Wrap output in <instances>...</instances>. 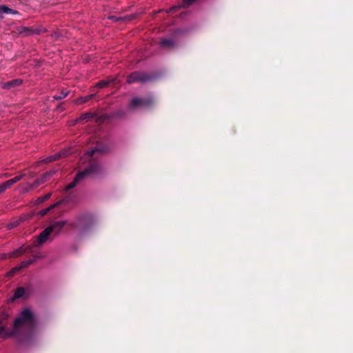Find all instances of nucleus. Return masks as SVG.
I'll list each match as a JSON object with an SVG mask.
<instances>
[{"instance_id": "aec40b11", "label": "nucleus", "mask_w": 353, "mask_h": 353, "mask_svg": "<svg viewBox=\"0 0 353 353\" xmlns=\"http://www.w3.org/2000/svg\"><path fill=\"white\" fill-rule=\"evenodd\" d=\"M161 44L163 46L172 47L174 46V42L172 40L163 39L161 41Z\"/></svg>"}, {"instance_id": "39448f33", "label": "nucleus", "mask_w": 353, "mask_h": 353, "mask_svg": "<svg viewBox=\"0 0 353 353\" xmlns=\"http://www.w3.org/2000/svg\"><path fill=\"white\" fill-rule=\"evenodd\" d=\"M65 225V221H59L53 223L48 228H50V231L51 232V233H53L54 235H57Z\"/></svg>"}, {"instance_id": "dca6fc26", "label": "nucleus", "mask_w": 353, "mask_h": 353, "mask_svg": "<svg viewBox=\"0 0 353 353\" xmlns=\"http://www.w3.org/2000/svg\"><path fill=\"white\" fill-rule=\"evenodd\" d=\"M68 94H69L68 91L62 90L61 92L60 93V94L54 96V99L55 100H61V99L66 97L68 95Z\"/></svg>"}, {"instance_id": "ddd939ff", "label": "nucleus", "mask_w": 353, "mask_h": 353, "mask_svg": "<svg viewBox=\"0 0 353 353\" xmlns=\"http://www.w3.org/2000/svg\"><path fill=\"white\" fill-rule=\"evenodd\" d=\"M94 97V94H89L85 97L78 98L75 103L77 105L83 104L90 100Z\"/></svg>"}, {"instance_id": "f3484780", "label": "nucleus", "mask_w": 353, "mask_h": 353, "mask_svg": "<svg viewBox=\"0 0 353 353\" xmlns=\"http://www.w3.org/2000/svg\"><path fill=\"white\" fill-rule=\"evenodd\" d=\"M23 252H24L23 249L21 248L18 249L17 250L12 252L10 254V256L12 257V258H16V257L21 256Z\"/></svg>"}, {"instance_id": "7ed1b4c3", "label": "nucleus", "mask_w": 353, "mask_h": 353, "mask_svg": "<svg viewBox=\"0 0 353 353\" xmlns=\"http://www.w3.org/2000/svg\"><path fill=\"white\" fill-rule=\"evenodd\" d=\"M151 77L145 73L141 72H134L127 77L126 81L129 84L136 82H146L150 80Z\"/></svg>"}, {"instance_id": "a878e982", "label": "nucleus", "mask_w": 353, "mask_h": 353, "mask_svg": "<svg viewBox=\"0 0 353 353\" xmlns=\"http://www.w3.org/2000/svg\"><path fill=\"white\" fill-rule=\"evenodd\" d=\"M52 174H53V172H47V173L44 174L43 177L46 178L47 176H50Z\"/></svg>"}, {"instance_id": "4468645a", "label": "nucleus", "mask_w": 353, "mask_h": 353, "mask_svg": "<svg viewBox=\"0 0 353 353\" xmlns=\"http://www.w3.org/2000/svg\"><path fill=\"white\" fill-rule=\"evenodd\" d=\"M112 81H113V79H107V80H101L99 81L96 84V87H98L99 88H103L106 86H108Z\"/></svg>"}, {"instance_id": "6ab92c4d", "label": "nucleus", "mask_w": 353, "mask_h": 353, "mask_svg": "<svg viewBox=\"0 0 353 353\" xmlns=\"http://www.w3.org/2000/svg\"><path fill=\"white\" fill-rule=\"evenodd\" d=\"M58 205V203H55V204H53V205H51L50 207L46 208V209H43L42 210H41L39 212V214L41 216H44L46 215L50 210L53 209L55 206H57Z\"/></svg>"}, {"instance_id": "5701e85b", "label": "nucleus", "mask_w": 353, "mask_h": 353, "mask_svg": "<svg viewBox=\"0 0 353 353\" xmlns=\"http://www.w3.org/2000/svg\"><path fill=\"white\" fill-rule=\"evenodd\" d=\"M24 176H25L24 174L17 175V176H15L14 178H12L11 179H12V181H13V183L14 184V183L19 182V181H21L24 177Z\"/></svg>"}, {"instance_id": "412c9836", "label": "nucleus", "mask_w": 353, "mask_h": 353, "mask_svg": "<svg viewBox=\"0 0 353 353\" xmlns=\"http://www.w3.org/2000/svg\"><path fill=\"white\" fill-rule=\"evenodd\" d=\"M52 194L51 193H48L47 194L43 196H40L37 199V201L38 203H42V202H44L45 201H47L48 199H49L51 196Z\"/></svg>"}, {"instance_id": "423d86ee", "label": "nucleus", "mask_w": 353, "mask_h": 353, "mask_svg": "<svg viewBox=\"0 0 353 353\" xmlns=\"http://www.w3.org/2000/svg\"><path fill=\"white\" fill-rule=\"evenodd\" d=\"M17 31L19 34H23L24 36H29L33 34H39L41 32V30L39 29H33L32 28L26 27V26H20L17 28Z\"/></svg>"}, {"instance_id": "f257e3e1", "label": "nucleus", "mask_w": 353, "mask_h": 353, "mask_svg": "<svg viewBox=\"0 0 353 353\" xmlns=\"http://www.w3.org/2000/svg\"><path fill=\"white\" fill-rule=\"evenodd\" d=\"M8 314L5 310L0 315V337H15L19 341L28 343L34 336L37 321L32 310H22L12 322L11 327L6 326Z\"/></svg>"}, {"instance_id": "b1692460", "label": "nucleus", "mask_w": 353, "mask_h": 353, "mask_svg": "<svg viewBox=\"0 0 353 353\" xmlns=\"http://www.w3.org/2000/svg\"><path fill=\"white\" fill-rule=\"evenodd\" d=\"M108 19H111V20H113L114 21H118L119 20H126V19H128V20H130L131 19V17H125L123 18H117L114 16H111V17H109Z\"/></svg>"}, {"instance_id": "9b49d317", "label": "nucleus", "mask_w": 353, "mask_h": 353, "mask_svg": "<svg viewBox=\"0 0 353 353\" xmlns=\"http://www.w3.org/2000/svg\"><path fill=\"white\" fill-rule=\"evenodd\" d=\"M94 117V114L91 112H86V113H84L83 114H81L79 118H77L74 123H81L85 120H88L90 119V118H92Z\"/></svg>"}, {"instance_id": "2eb2a0df", "label": "nucleus", "mask_w": 353, "mask_h": 353, "mask_svg": "<svg viewBox=\"0 0 353 353\" xmlns=\"http://www.w3.org/2000/svg\"><path fill=\"white\" fill-rule=\"evenodd\" d=\"M196 0H183L181 4L179 6V8H188L192 3H194Z\"/></svg>"}, {"instance_id": "9d476101", "label": "nucleus", "mask_w": 353, "mask_h": 353, "mask_svg": "<svg viewBox=\"0 0 353 353\" xmlns=\"http://www.w3.org/2000/svg\"><path fill=\"white\" fill-rule=\"evenodd\" d=\"M26 291L24 288L19 287L14 290L13 297L12 298V301H14L17 299L21 298L26 295Z\"/></svg>"}, {"instance_id": "4be33fe9", "label": "nucleus", "mask_w": 353, "mask_h": 353, "mask_svg": "<svg viewBox=\"0 0 353 353\" xmlns=\"http://www.w3.org/2000/svg\"><path fill=\"white\" fill-rule=\"evenodd\" d=\"M5 190H6L7 189L10 188L12 185H14V183L13 181H12V179H9L3 183H2Z\"/></svg>"}, {"instance_id": "0eeeda50", "label": "nucleus", "mask_w": 353, "mask_h": 353, "mask_svg": "<svg viewBox=\"0 0 353 353\" xmlns=\"http://www.w3.org/2000/svg\"><path fill=\"white\" fill-rule=\"evenodd\" d=\"M33 262H34L33 259L23 261L18 266H16L15 268H14L8 274V275H14L18 271L28 267L30 264L33 263Z\"/></svg>"}, {"instance_id": "f03ea898", "label": "nucleus", "mask_w": 353, "mask_h": 353, "mask_svg": "<svg viewBox=\"0 0 353 353\" xmlns=\"http://www.w3.org/2000/svg\"><path fill=\"white\" fill-rule=\"evenodd\" d=\"M97 170H98V166L93 165V166H91V167L84 170L82 172H79L76 175L74 181L65 187V190H69L70 189L74 188L77 185V184L79 181H80L81 179L85 178L87 175L92 174V173H94Z\"/></svg>"}, {"instance_id": "cd10ccee", "label": "nucleus", "mask_w": 353, "mask_h": 353, "mask_svg": "<svg viewBox=\"0 0 353 353\" xmlns=\"http://www.w3.org/2000/svg\"><path fill=\"white\" fill-rule=\"evenodd\" d=\"M27 185L28 186V189H26V191H28L29 189H32V185L30 184H27Z\"/></svg>"}, {"instance_id": "bb28decb", "label": "nucleus", "mask_w": 353, "mask_h": 353, "mask_svg": "<svg viewBox=\"0 0 353 353\" xmlns=\"http://www.w3.org/2000/svg\"><path fill=\"white\" fill-rule=\"evenodd\" d=\"M2 177L8 178L10 176V174L8 173H5L1 175Z\"/></svg>"}, {"instance_id": "c85d7f7f", "label": "nucleus", "mask_w": 353, "mask_h": 353, "mask_svg": "<svg viewBox=\"0 0 353 353\" xmlns=\"http://www.w3.org/2000/svg\"><path fill=\"white\" fill-rule=\"evenodd\" d=\"M176 8H177L176 6V7H173V8H170V11L174 10H175Z\"/></svg>"}, {"instance_id": "1a4fd4ad", "label": "nucleus", "mask_w": 353, "mask_h": 353, "mask_svg": "<svg viewBox=\"0 0 353 353\" xmlns=\"http://www.w3.org/2000/svg\"><path fill=\"white\" fill-rule=\"evenodd\" d=\"M23 83V80L21 79H16L12 81L3 83L2 88L10 89L12 87L19 86Z\"/></svg>"}, {"instance_id": "393cba45", "label": "nucleus", "mask_w": 353, "mask_h": 353, "mask_svg": "<svg viewBox=\"0 0 353 353\" xmlns=\"http://www.w3.org/2000/svg\"><path fill=\"white\" fill-rule=\"evenodd\" d=\"M6 191L2 183H0V194Z\"/></svg>"}, {"instance_id": "6e6552de", "label": "nucleus", "mask_w": 353, "mask_h": 353, "mask_svg": "<svg viewBox=\"0 0 353 353\" xmlns=\"http://www.w3.org/2000/svg\"><path fill=\"white\" fill-rule=\"evenodd\" d=\"M50 234H52V233L50 231V228H48L47 227L37 236V245H41L43 243H45L48 240V239L49 236L50 235Z\"/></svg>"}, {"instance_id": "20e7f679", "label": "nucleus", "mask_w": 353, "mask_h": 353, "mask_svg": "<svg viewBox=\"0 0 353 353\" xmlns=\"http://www.w3.org/2000/svg\"><path fill=\"white\" fill-rule=\"evenodd\" d=\"M152 103V100L150 98L141 99L135 97L132 99L129 104V108L132 110L148 107Z\"/></svg>"}, {"instance_id": "a211bd4d", "label": "nucleus", "mask_w": 353, "mask_h": 353, "mask_svg": "<svg viewBox=\"0 0 353 353\" xmlns=\"http://www.w3.org/2000/svg\"><path fill=\"white\" fill-rule=\"evenodd\" d=\"M59 157H60L59 154H56L54 155L50 156V157L46 158V159H44L43 162L47 163L54 161L57 160L59 158Z\"/></svg>"}, {"instance_id": "f8f14e48", "label": "nucleus", "mask_w": 353, "mask_h": 353, "mask_svg": "<svg viewBox=\"0 0 353 353\" xmlns=\"http://www.w3.org/2000/svg\"><path fill=\"white\" fill-rule=\"evenodd\" d=\"M17 14L18 12L17 10L9 8L8 6L5 5L0 6V14Z\"/></svg>"}]
</instances>
